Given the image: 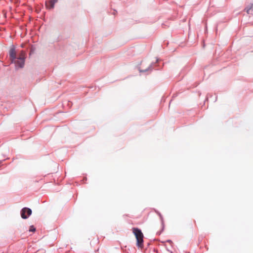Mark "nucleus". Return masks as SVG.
Returning <instances> with one entry per match:
<instances>
[{"mask_svg":"<svg viewBox=\"0 0 253 253\" xmlns=\"http://www.w3.org/2000/svg\"><path fill=\"white\" fill-rule=\"evenodd\" d=\"M46 6L48 9H52L54 7V4L49 0L46 2Z\"/></svg>","mask_w":253,"mask_h":253,"instance_id":"5","label":"nucleus"},{"mask_svg":"<svg viewBox=\"0 0 253 253\" xmlns=\"http://www.w3.org/2000/svg\"><path fill=\"white\" fill-rule=\"evenodd\" d=\"M9 56L11 61H14V60L16 58V53L14 48L10 49L9 51Z\"/></svg>","mask_w":253,"mask_h":253,"instance_id":"4","label":"nucleus"},{"mask_svg":"<svg viewBox=\"0 0 253 253\" xmlns=\"http://www.w3.org/2000/svg\"><path fill=\"white\" fill-rule=\"evenodd\" d=\"M36 231V228L34 226H31L30 227L29 231L35 232Z\"/></svg>","mask_w":253,"mask_h":253,"instance_id":"7","label":"nucleus"},{"mask_svg":"<svg viewBox=\"0 0 253 253\" xmlns=\"http://www.w3.org/2000/svg\"><path fill=\"white\" fill-rule=\"evenodd\" d=\"M147 70V69H145V70L141 69L140 71L141 72H144V71H146Z\"/></svg>","mask_w":253,"mask_h":253,"instance_id":"9","label":"nucleus"},{"mask_svg":"<svg viewBox=\"0 0 253 253\" xmlns=\"http://www.w3.org/2000/svg\"><path fill=\"white\" fill-rule=\"evenodd\" d=\"M133 233L134 234L137 240V246L140 248L143 247V234L140 229L137 228H132Z\"/></svg>","mask_w":253,"mask_h":253,"instance_id":"1","label":"nucleus"},{"mask_svg":"<svg viewBox=\"0 0 253 253\" xmlns=\"http://www.w3.org/2000/svg\"><path fill=\"white\" fill-rule=\"evenodd\" d=\"M52 3L54 5V4L57 1V0H50Z\"/></svg>","mask_w":253,"mask_h":253,"instance_id":"8","label":"nucleus"},{"mask_svg":"<svg viewBox=\"0 0 253 253\" xmlns=\"http://www.w3.org/2000/svg\"><path fill=\"white\" fill-rule=\"evenodd\" d=\"M253 3L251 4L250 7L247 8L246 9V12L248 13V14H252V9L253 8Z\"/></svg>","mask_w":253,"mask_h":253,"instance_id":"6","label":"nucleus"},{"mask_svg":"<svg viewBox=\"0 0 253 253\" xmlns=\"http://www.w3.org/2000/svg\"><path fill=\"white\" fill-rule=\"evenodd\" d=\"M26 54L25 52L23 51H21L19 53L18 57L15 58V59L14 60V61H11L12 63H14L15 65V67L16 69L17 68H22L24 66L25 63V59Z\"/></svg>","mask_w":253,"mask_h":253,"instance_id":"2","label":"nucleus"},{"mask_svg":"<svg viewBox=\"0 0 253 253\" xmlns=\"http://www.w3.org/2000/svg\"><path fill=\"white\" fill-rule=\"evenodd\" d=\"M32 214V210L28 208H24L21 211V216L23 219H26Z\"/></svg>","mask_w":253,"mask_h":253,"instance_id":"3","label":"nucleus"}]
</instances>
